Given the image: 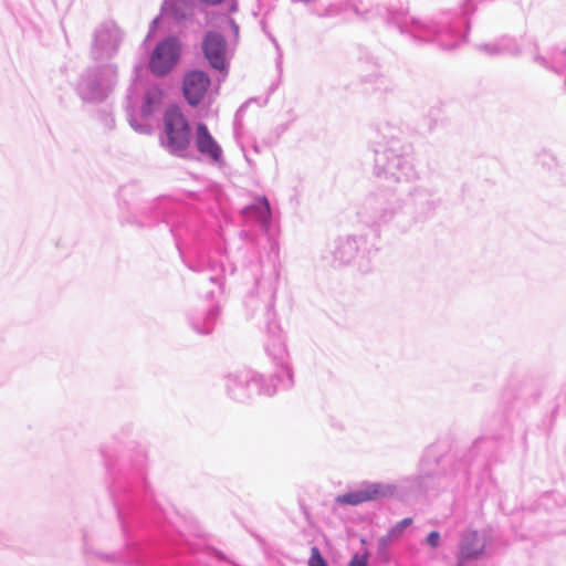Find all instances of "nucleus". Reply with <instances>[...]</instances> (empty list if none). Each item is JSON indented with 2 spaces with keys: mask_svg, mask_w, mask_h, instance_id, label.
<instances>
[{
  "mask_svg": "<svg viewBox=\"0 0 566 566\" xmlns=\"http://www.w3.org/2000/svg\"><path fill=\"white\" fill-rule=\"evenodd\" d=\"M163 122L166 147L174 154L184 151L190 143V127L185 115L172 106L165 112Z\"/></svg>",
  "mask_w": 566,
  "mask_h": 566,
  "instance_id": "nucleus-1",
  "label": "nucleus"
},
{
  "mask_svg": "<svg viewBox=\"0 0 566 566\" xmlns=\"http://www.w3.org/2000/svg\"><path fill=\"white\" fill-rule=\"evenodd\" d=\"M178 59V42L175 39H166L155 48L149 60V69L155 75H166L177 64Z\"/></svg>",
  "mask_w": 566,
  "mask_h": 566,
  "instance_id": "nucleus-2",
  "label": "nucleus"
},
{
  "mask_svg": "<svg viewBox=\"0 0 566 566\" xmlns=\"http://www.w3.org/2000/svg\"><path fill=\"white\" fill-rule=\"evenodd\" d=\"M210 86L209 76L202 71L188 72L182 82V92L187 102L197 105L201 102Z\"/></svg>",
  "mask_w": 566,
  "mask_h": 566,
  "instance_id": "nucleus-3",
  "label": "nucleus"
},
{
  "mask_svg": "<svg viewBox=\"0 0 566 566\" xmlns=\"http://www.w3.org/2000/svg\"><path fill=\"white\" fill-rule=\"evenodd\" d=\"M202 49L210 65L217 70L226 66V41L217 32H208L205 36Z\"/></svg>",
  "mask_w": 566,
  "mask_h": 566,
  "instance_id": "nucleus-4",
  "label": "nucleus"
},
{
  "mask_svg": "<svg viewBox=\"0 0 566 566\" xmlns=\"http://www.w3.org/2000/svg\"><path fill=\"white\" fill-rule=\"evenodd\" d=\"M195 142L199 153L218 160L221 156V148L210 134L205 124H198L196 127Z\"/></svg>",
  "mask_w": 566,
  "mask_h": 566,
  "instance_id": "nucleus-5",
  "label": "nucleus"
},
{
  "mask_svg": "<svg viewBox=\"0 0 566 566\" xmlns=\"http://www.w3.org/2000/svg\"><path fill=\"white\" fill-rule=\"evenodd\" d=\"M483 549L484 542L478 536V534L475 532L468 533L462 543L459 566H463L465 560L481 555Z\"/></svg>",
  "mask_w": 566,
  "mask_h": 566,
  "instance_id": "nucleus-6",
  "label": "nucleus"
},
{
  "mask_svg": "<svg viewBox=\"0 0 566 566\" xmlns=\"http://www.w3.org/2000/svg\"><path fill=\"white\" fill-rule=\"evenodd\" d=\"M395 488L389 484L371 483L360 489L364 502L376 501L394 494Z\"/></svg>",
  "mask_w": 566,
  "mask_h": 566,
  "instance_id": "nucleus-7",
  "label": "nucleus"
},
{
  "mask_svg": "<svg viewBox=\"0 0 566 566\" xmlns=\"http://www.w3.org/2000/svg\"><path fill=\"white\" fill-rule=\"evenodd\" d=\"M249 210L255 214L260 221L266 223L271 217V208L266 198H260L256 200L255 205L249 208Z\"/></svg>",
  "mask_w": 566,
  "mask_h": 566,
  "instance_id": "nucleus-8",
  "label": "nucleus"
},
{
  "mask_svg": "<svg viewBox=\"0 0 566 566\" xmlns=\"http://www.w3.org/2000/svg\"><path fill=\"white\" fill-rule=\"evenodd\" d=\"M336 502L343 505H358L364 503V500L360 490H357L337 496Z\"/></svg>",
  "mask_w": 566,
  "mask_h": 566,
  "instance_id": "nucleus-9",
  "label": "nucleus"
},
{
  "mask_svg": "<svg viewBox=\"0 0 566 566\" xmlns=\"http://www.w3.org/2000/svg\"><path fill=\"white\" fill-rule=\"evenodd\" d=\"M308 566H327L325 559L323 558L319 549L316 546L311 548Z\"/></svg>",
  "mask_w": 566,
  "mask_h": 566,
  "instance_id": "nucleus-10",
  "label": "nucleus"
},
{
  "mask_svg": "<svg viewBox=\"0 0 566 566\" xmlns=\"http://www.w3.org/2000/svg\"><path fill=\"white\" fill-rule=\"evenodd\" d=\"M412 524V518L411 517H406L403 520H401L395 527H392V530L390 531V535L391 536H399L403 528L411 525Z\"/></svg>",
  "mask_w": 566,
  "mask_h": 566,
  "instance_id": "nucleus-11",
  "label": "nucleus"
},
{
  "mask_svg": "<svg viewBox=\"0 0 566 566\" xmlns=\"http://www.w3.org/2000/svg\"><path fill=\"white\" fill-rule=\"evenodd\" d=\"M439 541H440V534L436 531L431 532L427 537V543L431 547H437L439 545Z\"/></svg>",
  "mask_w": 566,
  "mask_h": 566,
  "instance_id": "nucleus-12",
  "label": "nucleus"
},
{
  "mask_svg": "<svg viewBox=\"0 0 566 566\" xmlns=\"http://www.w3.org/2000/svg\"><path fill=\"white\" fill-rule=\"evenodd\" d=\"M350 566H366L367 565V559L366 557H357L355 556L352 560H350Z\"/></svg>",
  "mask_w": 566,
  "mask_h": 566,
  "instance_id": "nucleus-13",
  "label": "nucleus"
}]
</instances>
